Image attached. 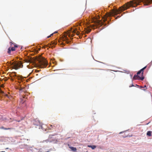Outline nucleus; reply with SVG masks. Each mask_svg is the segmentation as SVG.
Here are the masks:
<instances>
[{"mask_svg":"<svg viewBox=\"0 0 152 152\" xmlns=\"http://www.w3.org/2000/svg\"><path fill=\"white\" fill-rule=\"evenodd\" d=\"M49 129H51V128L50 127H49Z\"/></svg>","mask_w":152,"mask_h":152,"instance_id":"nucleus-31","label":"nucleus"},{"mask_svg":"<svg viewBox=\"0 0 152 152\" xmlns=\"http://www.w3.org/2000/svg\"><path fill=\"white\" fill-rule=\"evenodd\" d=\"M16 72H12L11 73V74L10 75V77H11V76H13V77L16 76Z\"/></svg>","mask_w":152,"mask_h":152,"instance_id":"nucleus-12","label":"nucleus"},{"mask_svg":"<svg viewBox=\"0 0 152 152\" xmlns=\"http://www.w3.org/2000/svg\"><path fill=\"white\" fill-rule=\"evenodd\" d=\"M128 137V135H126V136H123V137Z\"/></svg>","mask_w":152,"mask_h":152,"instance_id":"nucleus-22","label":"nucleus"},{"mask_svg":"<svg viewBox=\"0 0 152 152\" xmlns=\"http://www.w3.org/2000/svg\"><path fill=\"white\" fill-rule=\"evenodd\" d=\"M18 121L19 122L20 121Z\"/></svg>","mask_w":152,"mask_h":152,"instance_id":"nucleus-41","label":"nucleus"},{"mask_svg":"<svg viewBox=\"0 0 152 152\" xmlns=\"http://www.w3.org/2000/svg\"><path fill=\"white\" fill-rule=\"evenodd\" d=\"M107 18H104L103 19V21L98 20V19H96L94 22L96 26H102L104 24V22L106 20H107Z\"/></svg>","mask_w":152,"mask_h":152,"instance_id":"nucleus-7","label":"nucleus"},{"mask_svg":"<svg viewBox=\"0 0 152 152\" xmlns=\"http://www.w3.org/2000/svg\"><path fill=\"white\" fill-rule=\"evenodd\" d=\"M141 73H142V71L140 70H139L137 73L136 75H135L133 77L134 80H143L144 78V77L143 75H142L141 77H140L138 75Z\"/></svg>","mask_w":152,"mask_h":152,"instance_id":"nucleus-6","label":"nucleus"},{"mask_svg":"<svg viewBox=\"0 0 152 152\" xmlns=\"http://www.w3.org/2000/svg\"><path fill=\"white\" fill-rule=\"evenodd\" d=\"M53 34H54V33H52V34H51L50 35V36L51 37L52 36H53Z\"/></svg>","mask_w":152,"mask_h":152,"instance_id":"nucleus-23","label":"nucleus"},{"mask_svg":"<svg viewBox=\"0 0 152 152\" xmlns=\"http://www.w3.org/2000/svg\"><path fill=\"white\" fill-rule=\"evenodd\" d=\"M91 29H88V30H87L86 31V32L87 33H88L90 32L91 31Z\"/></svg>","mask_w":152,"mask_h":152,"instance_id":"nucleus-17","label":"nucleus"},{"mask_svg":"<svg viewBox=\"0 0 152 152\" xmlns=\"http://www.w3.org/2000/svg\"><path fill=\"white\" fill-rule=\"evenodd\" d=\"M112 14L111 13H108L107 14V17L110 16H111Z\"/></svg>","mask_w":152,"mask_h":152,"instance_id":"nucleus-18","label":"nucleus"},{"mask_svg":"<svg viewBox=\"0 0 152 152\" xmlns=\"http://www.w3.org/2000/svg\"><path fill=\"white\" fill-rule=\"evenodd\" d=\"M51 43L52 45H55L57 43L55 41H53L51 42Z\"/></svg>","mask_w":152,"mask_h":152,"instance_id":"nucleus-16","label":"nucleus"},{"mask_svg":"<svg viewBox=\"0 0 152 152\" xmlns=\"http://www.w3.org/2000/svg\"><path fill=\"white\" fill-rule=\"evenodd\" d=\"M39 124H40V126H39V129H43V130H46L45 129H43V127L42 126V123H40V122H39Z\"/></svg>","mask_w":152,"mask_h":152,"instance_id":"nucleus-15","label":"nucleus"},{"mask_svg":"<svg viewBox=\"0 0 152 152\" xmlns=\"http://www.w3.org/2000/svg\"><path fill=\"white\" fill-rule=\"evenodd\" d=\"M38 61V66L40 68H45L48 65V62L45 58L40 57L37 59Z\"/></svg>","mask_w":152,"mask_h":152,"instance_id":"nucleus-2","label":"nucleus"},{"mask_svg":"<svg viewBox=\"0 0 152 152\" xmlns=\"http://www.w3.org/2000/svg\"><path fill=\"white\" fill-rule=\"evenodd\" d=\"M30 62L29 60H28V61H26V62Z\"/></svg>","mask_w":152,"mask_h":152,"instance_id":"nucleus-32","label":"nucleus"},{"mask_svg":"<svg viewBox=\"0 0 152 152\" xmlns=\"http://www.w3.org/2000/svg\"><path fill=\"white\" fill-rule=\"evenodd\" d=\"M13 69H17L19 68L22 67L23 66L22 63L19 61L18 62H13L11 64Z\"/></svg>","mask_w":152,"mask_h":152,"instance_id":"nucleus-4","label":"nucleus"},{"mask_svg":"<svg viewBox=\"0 0 152 152\" xmlns=\"http://www.w3.org/2000/svg\"><path fill=\"white\" fill-rule=\"evenodd\" d=\"M143 90L144 91H145L146 90V89H143Z\"/></svg>","mask_w":152,"mask_h":152,"instance_id":"nucleus-36","label":"nucleus"},{"mask_svg":"<svg viewBox=\"0 0 152 152\" xmlns=\"http://www.w3.org/2000/svg\"><path fill=\"white\" fill-rule=\"evenodd\" d=\"M142 2L144 4V5H147L152 3V0H134L130 1L119 7L118 10H113L112 14L117 15L119 12L126 10L130 7H135V6L139 5Z\"/></svg>","mask_w":152,"mask_h":152,"instance_id":"nucleus-1","label":"nucleus"},{"mask_svg":"<svg viewBox=\"0 0 152 152\" xmlns=\"http://www.w3.org/2000/svg\"><path fill=\"white\" fill-rule=\"evenodd\" d=\"M66 42H67V43H69V42L67 41H66Z\"/></svg>","mask_w":152,"mask_h":152,"instance_id":"nucleus-30","label":"nucleus"},{"mask_svg":"<svg viewBox=\"0 0 152 152\" xmlns=\"http://www.w3.org/2000/svg\"><path fill=\"white\" fill-rule=\"evenodd\" d=\"M4 96H6L8 98H9V96L8 95H7V94H4Z\"/></svg>","mask_w":152,"mask_h":152,"instance_id":"nucleus-19","label":"nucleus"},{"mask_svg":"<svg viewBox=\"0 0 152 152\" xmlns=\"http://www.w3.org/2000/svg\"><path fill=\"white\" fill-rule=\"evenodd\" d=\"M10 47L8 49L7 53L10 54L11 51H14L15 50V48L18 47V45L14 43L12 41L10 42Z\"/></svg>","mask_w":152,"mask_h":152,"instance_id":"nucleus-3","label":"nucleus"},{"mask_svg":"<svg viewBox=\"0 0 152 152\" xmlns=\"http://www.w3.org/2000/svg\"><path fill=\"white\" fill-rule=\"evenodd\" d=\"M123 132H120L119 133V134H121V133H122Z\"/></svg>","mask_w":152,"mask_h":152,"instance_id":"nucleus-33","label":"nucleus"},{"mask_svg":"<svg viewBox=\"0 0 152 152\" xmlns=\"http://www.w3.org/2000/svg\"><path fill=\"white\" fill-rule=\"evenodd\" d=\"M57 32H58V31H56L55 32H54L53 33L54 34H55V33H57Z\"/></svg>","mask_w":152,"mask_h":152,"instance_id":"nucleus-27","label":"nucleus"},{"mask_svg":"<svg viewBox=\"0 0 152 152\" xmlns=\"http://www.w3.org/2000/svg\"><path fill=\"white\" fill-rule=\"evenodd\" d=\"M88 146L89 147L91 148L93 150L96 147V146L94 145H88Z\"/></svg>","mask_w":152,"mask_h":152,"instance_id":"nucleus-9","label":"nucleus"},{"mask_svg":"<svg viewBox=\"0 0 152 152\" xmlns=\"http://www.w3.org/2000/svg\"><path fill=\"white\" fill-rule=\"evenodd\" d=\"M152 132L151 131H148L147 133V135L149 136H151V133Z\"/></svg>","mask_w":152,"mask_h":152,"instance_id":"nucleus-13","label":"nucleus"},{"mask_svg":"<svg viewBox=\"0 0 152 152\" xmlns=\"http://www.w3.org/2000/svg\"><path fill=\"white\" fill-rule=\"evenodd\" d=\"M69 147L72 151H75L77 150V149L76 148H75L74 147H71V146H69Z\"/></svg>","mask_w":152,"mask_h":152,"instance_id":"nucleus-10","label":"nucleus"},{"mask_svg":"<svg viewBox=\"0 0 152 152\" xmlns=\"http://www.w3.org/2000/svg\"><path fill=\"white\" fill-rule=\"evenodd\" d=\"M23 89V88H21L20 89V90H21Z\"/></svg>","mask_w":152,"mask_h":152,"instance_id":"nucleus-35","label":"nucleus"},{"mask_svg":"<svg viewBox=\"0 0 152 152\" xmlns=\"http://www.w3.org/2000/svg\"><path fill=\"white\" fill-rule=\"evenodd\" d=\"M46 46H47V47H49V48H50V46H48V45H46Z\"/></svg>","mask_w":152,"mask_h":152,"instance_id":"nucleus-29","label":"nucleus"},{"mask_svg":"<svg viewBox=\"0 0 152 152\" xmlns=\"http://www.w3.org/2000/svg\"><path fill=\"white\" fill-rule=\"evenodd\" d=\"M50 37H51L49 35V36H48V37H47V38H49Z\"/></svg>","mask_w":152,"mask_h":152,"instance_id":"nucleus-25","label":"nucleus"},{"mask_svg":"<svg viewBox=\"0 0 152 152\" xmlns=\"http://www.w3.org/2000/svg\"><path fill=\"white\" fill-rule=\"evenodd\" d=\"M11 80H13V79H12H12H11Z\"/></svg>","mask_w":152,"mask_h":152,"instance_id":"nucleus-38","label":"nucleus"},{"mask_svg":"<svg viewBox=\"0 0 152 152\" xmlns=\"http://www.w3.org/2000/svg\"><path fill=\"white\" fill-rule=\"evenodd\" d=\"M146 67H147V66H145L143 68H142V69H141L140 70H141V71H142L141 75H143V71L144 69H145L146 68Z\"/></svg>","mask_w":152,"mask_h":152,"instance_id":"nucleus-11","label":"nucleus"},{"mask_svg":"<svg viewBox=\"0 0 152 152\" xmlns=\"http://www.w3.org/2000/svg\"><path fill=\"white\" fill-rule=\"evenodd\" d=\"M141 88H146V86L145 85L144 87H141Z\"/></svg>","mask_w":152,"mask_h":152,"instance_id":"nucleus-24","label":"nucleus"},{"mask_svg":"<svg viewBox=\"0 0 152 152\" xmlns=\"http://www.w3.org/2000/svg\"><path fill=\"white\" fill-rule=\"evenodd\" d=\"M0 152H5V151H2Z\"/></svg>","mask_w":152,"mask_h":152,"instance_id":"nucleus-37","label":"nucleus"},{"mask_svg":"<svg viewBox=\"0 0 152 152\" xmlns=\"http://www.w3.org/2000/svg\"><path fill=\"white\" fill-rule=\"evenodd\" d=\"M43 48H45V46H43Z\"/></svg>","mask_w":152,"mask_h":152,"instance_id":"nucleus-34","label":"nucleus"},{"mask_svg":"<svg viewBox=\"0 0 152 152\" xmlns=\"http://www.w3.org/2000/svg\"><path fill=\"white\" fill-rule=\"evenodd\" d=\"M149 123H150V122H149V123H148L147 124H148Z\"/></svg>","mask_w":152,"mask_h":152,"instance_id":"nucleus-40","label":"nucleus"},{"mask_svg":"<svg viewBox=\"0 0 152 152\" xmlns=\"http://www.w3.org/2000/svg\"><path fill=\"white\" fill-rule=\"evenodd\" d=\"M134 86L133 84H132V86H129V87H131L132 86Z\"/></svg>","mask_w":152,"mask_h":152,"instance_id":"nucleus-26","label":"nucleus"},{"mask_svg":"<svg viewBox=\"0 0 152 152\" xmlns=\"http://www.w3.org/2000/svg\"><path fill=\"white\" fill-rule=\"evenodd\" d=\"M1 87H3V85H2V86H1Z\"/></svg>","mask_w":152,"mask_h":152,"instance_id":"nucleus-39","label":"nucleus"},{"mask_svg":"<svg viewBox=\"0 0 152 152\" xmlns=\"http://www.w3.org/2000/svg\"><path fill=\"white\" fill-rule=\"evenodd\" d=\"M45 141L46 142H48V140H45Z\"/></svg>","mask_w":152,"mask_h":152,"instance_id":"nucleus-28","label":"nucleus"},{"mask_svg":"<svg viewBox=\"0 0 152 152\" xmlns=\"http://www.w3.org/2000/svg\"><path fill=\"white\" fill-rule=\"evenodd\" d=\"M0 129H4V130H8V129H12V128H5L3 126H1V127L0 128Z\"/></svg>","mask_w":152,"mask_h":152,"instance_id":"nucleus-14","label":"nucleus"},{"mask_svg":"<svg viewBox=\"0 0 152 152\" xmlns=\"http://www.w3.org/2000/svg\"><path fill=\"white\" fill-rule=\"evenodd\" d=\"M141 73H142V71L140 70H139L137 73L136 75H135L133 77L134 80H143L144 78V77L143 75H142L141 77H140L138 75Z\"/></svg>","mask_w":152,"mask_h":152,"instance_id":"nucleus-5","label":"nucleus"},{"mask_svg":"<svg viewBox=\"0 0 152 152\" xmlns=\"http://www.w3.org/2000/svg\"><path fill=\"white\" fill-rule=\"evenodd\" d=\"M50 126L51 127H52V128H53V127H55V126H54L52 125H50Z\"/></svg>","mask_w":152,"mask_h":152,"instance_id":"nucleus-21","label":"nucleus"},{"mask_svg":"<svg viewBox=\"0 0 152 152\" xmlns=\"http://www.w3.org/2000/svg\"><path fill=\"white\" fill-rule=\"evenodd\" d=\"M24 98H25V97H23V99L22 100L23 101V103L25 101V100H24Z\"/></svg>","mask_w":152,"mask_h":152,"instance_id":"nucleus-20","label":"nucleus"},{"mask_svg":"<svg viewBox=\"0 0 152 152\" xmlns=\"http://www.w3.org/2000/svg\"><path fill=\"white\" fill-rule=\"evenodd\" d=\"M77 29L74 30H73L71 31V32H70L68 33V35L69 37H72L74 36V34L76 33L77 35H79L80 32L79 31H76Z\"/></svg>","mask_w":152,"mask_h":152,"instance_id":"nucleus-8","label":"nucleus"}]
</instances>
